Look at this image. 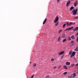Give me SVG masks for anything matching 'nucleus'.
Returning a JSON list of instances; mask_svg holds the SVG:
<instances>
[{
	"label": "nucleus",
	"mask_w": 78,
	"mask_h": 78,
	"mask_svg": "<svg viewBox=\"0 0 78 78\" xmlns=\"http://www.w3.org/2000/svg\"><path fill=\"white\" fill-rule=\"evenodd\" d=\"M58 20H59V17L58 16H57L56 17L55 20L54 21V23H55V26H58L59 24V22H58Z\"/></svg>",
	"instance_id": "nucleus-1"
},
{
	"label": "nucleus",
	"mask_w": 78,
	"mask_h": 78,
	"mask_svg": "<svg viewBox=\"0 0 78 78\" xmlns=\"http://www.w3.org/2000/svg\"><path fill=\"white\" fill-rule=\"evenodd\" d=\"M77 11H78V9H74L73 10L72 12V13H73V15L75 16L76 15V12H77Z\"/></svg>",
	"instance_id": "nucleus-2"
},
{
	"label": "nucleus",
	"mask_w": 78,
	"mask_h": 78,
	"mask_svg": "<svg viewBox=\"0 0 78 78\" xmlns=\"http://www.w3.org/2000/svg\"><path fill=\"white\" fill-rule=\"evenodd\" d=\"M73 29V27H68L66 29L65 31H70V30H72Z\"/></svg>",
	"instance_id": "nucleus-3"
},
{
	"label": "nucleus",
	"mask_w": 78,
	"mask_h": 78,
	"mask_svg": "<svg viewBox=\"0 0 78 78\" xmlns=\"http://www.w3.org/2000/svg\"><path fill=\"white\" fill-rule=\"evenodd\" d=\"M70 1L69 0L68 1L66 4L67 8H68V7H69V5H70Z\"/></svg>",
	"instance_id": "nucleus-4"
},
{
	"label": "nucleus",
	"mask_w": 78,
	"mask_h": 78,
	"mask_svg": "<svg viewBox=\"0 0 78 78\" xmlns=\"http://www.w3.org/2000/svg\"><path fill=\"white\" fill-rule=\"evenodd\" d=\"M75 53H76V52L75 51H73L72 54L70 56V57L72 58L73 57V56H74L75 55Z\"/></svg>",
	"instance_id": "nucleus-5"
},
{
	"label": "nucleus",
	"mask_w": 78,
	"mask_h": 78,
	"mask_svg": "<svg viewBox=\"0 0 78 78\" xmlns=\"http://www.w3.org/2000/svg\"><path fill=\"white\" fill-rule=\"evenodd\" d=\"M63 53H64V51H62L59 52L58 53V55H63Z\"/></svg>",
	"instance_id": "nucleus-6"
},
{
	"label": "nucleus",
	"mask_w": 78,
	"mask_h": 78,
	"mask_svg": "<svg viewBox=\"0 0 78 78\" xmlns=\"http://www.w3.org/2000/svg\"><path fill=\"white\" fill-rule=\"evenodd\" d=\"M47 18H46L45 19V20H44V22L43 23V25H44L46 23V22H47Z\"/></svg>",
	"instance_id": "nucleus-7"
},
{
	"label": "nucleus",
	"mask_w": 78,
	"mask_h": 78,
	"mask_svg": "<svg viewBox=\"0 0 78 78\" xmlns=\"http://www.w3.org/2000/svg\"><path fill=\"white\" fill-rule=\"evenodd\" d=\"M66 37V34H62V38H64Z\"/></svg>",
	"instance_id": "nucleus-8"
},
{
	"label": "nucleus",
	"mask_w": 78,
	"mask_h": 78,
	"mask_svg": "<svg viewBox=\"0 0 78 78\" xmlns=\"http://www.w3.org/2000/svg\"><path fill=\"white\" fill-rule=\"evenodd\" d=\"M66 64L67 66H69V65H70V62H67L66 63Z\"/></svg>",
	"instance_id": "nucleus-9"
},
{
	"label": "nucleus",
	"mask_w": 78,
	"mask_h": 78,
	"mask_svg": "<svg viewBox=\"0 0 78 78\" xmlns=\"http://www.w3.org/2000/svg\"><path fill=\"white\" fill-rule=\"evenodd\" d=\"M61 41V37H58V42H60Z\"/></svg>",
	"instance_id": "nucleus-10"
},
{
	"label": "nucleus",
	"mask_w": 78,
	"mask_h": 78,
	"mask_svg": "<svg viewBox=\"0 0 78 78\" xmlns=\"http://www.w3.org/2000/svg\"><path fill=\"white\" fill-rule=\"evenodd\" d=\"M78 30V27H76V28L73 29V31H77V30Z\"/></svg>",
	"instance_id": "nucleus-11"
},
{
	"label": "nucleus",
	"mask_w": 78,
	"mask_h": 78,
	"mask_svg": "<svg viewBox=\"0 0 78 78\" xmlns=\"http://www.w3.org/2000/svg\"><path fill=\"white\" fill-rule=\"evenodd\" d=\"M76 73H73V78H75V77H76Z\"/></svg>",
	"instance_id": "nucleus-12"
},
{
	"label": "nucleus",
	"mask_w": 78,
	"mask_h": 78,
	"mask_svg": "<svg viewBox=\"0 0 78 78\" xmlns=\"http://www.w3.org/2000/svg\"><path fill=\"white\" fill-rule=\"evenodd\" d=\"M71 38L73 40L74 39H75V36L74 35H72L71 36Z\"/></svg>",
	"instance_id": "nucleus-13"
},
{
	"label": "nucleus",
	"mask_w": 78,
	"mask_h": 78,
	"mask_svg": "<svg viewBox=\"0 0 78 78\" xmlns=\"http://www.w3.org/2000/svg\"><path fill=\"white\" fill-rule=\"evenodd\" d=\"M67 39L68 40V41H71V38L70 37H68Z\"/></svg>",
	"instance_id": "nucleus-14"
},
{
	"label": "nucleus",
	"mask_w": 78,
	"mask_h": 78,
	"mask_svg": "<svg viewBox=\"0 0 78 78\" xmlns=\"http://www.w3.org/2000/svg\"><path fill=\"white\" fill-rule=\"evenodd\" d=\"M63 67L66 70H67L68 69H67V66L66 65L64 66Z\"/></svg>",
	"instance_id": "nucleus-15"
},
{
	"label": "nucleus",
	"mask_w": 78,
	"mask_h": 78,
	"mask_svg": "<svg viewBox=\"0 0 78 78\" xmlns=\"http://www.w3.org/2000/svg\"><path fill=\"white\" fill-rule=\"evenodd\" d=\"M77 1H76L75 2V3H74V6L75 7L76 6V5H77Z\"/></svg>",
	"instance_id": "nucleus-16"
},
{
	"label": "nucleus",
	"mask_w": 78,
	"mask_h": 78,
	"mask_svg": "<svg viewBox=\"0 0 78 78\" xmlns=\"http://www.w3.org/2000/svg\"><path fill=\"white\" fill-rule=\"evenodd\" d=\"M74 7H73V6H72L70 8V11H72V9H74Z\"/></svg>",
	"instance_id": "nucleus-17"
},
{
	"label": "nucleus",
	"mask_w": 78,
	"mask_h": 78,
	"mask_svg": "<svg viewBox=\"0 0 78 78\" xmlns=\"http://www.w3.org/2000/svg\"><path fill=\"white\" fill-rule=\"evenodd\" d=\"M72 51H70L69 53V55H71V54H72Z\"/></svg>",
	"instance_id": "nucleus-18"
},
{
	"label": "nucleus",
	"mask_w": 78,
	"mask_h": 78,
	"mask_svg": "<svg viewBox=\"0 0 78 78\" xmlns=\"http://www.w3.org/2000/svg\"><path fill=\"white\" fill-rule=\"evenodd\" d=\"M66 24H63V28H64L66 27Z\"/></svg>",
	"instance_id": "nucleus-19"
},
{
	"label": "nucleus",
	"mask_w": 78,
	"mask_h": 78,
	"mask_svg": "<svg viewBox=\"0 0 78 78\" xmlns=\"http://www.w3.org/2000/svg\"><path fill=\"white\" fill-rule=\"evenodd\" d=\"M68 77V78H72V75L69 76Z\"/></svg>",
	"instance_id": "nucleus-20"
},
{
	"label": "nucleus",
	"mask_w": 78,
	"mask_h": 78,
	"mask_svg": "<svg viewBox=\"0 0 78 78\" xmlns=\"http://www.w3.org/2000/svg\"><path fill=\"white\" fill-rule=\"evenodd\" d=\"M67 72H65L63 73V75H67Z\"/></svg>",
	"instance_id": "nucleus-21"
},
{
	"label": "nucleus",
	"mask_w": 78,
	"mask_h": 78,
	"mask_svg": "<svg viewBox=\"0 0 78 78\" xmlns=\"http://www.w3.org/2000/svg\"><path fill=\"white\" fill-rule=\"evenodd\" d=\"M74 51H78V48H76L74 50Z\"/></svg>",
	"instance_id": "nucleus-22"
},
{
	"label": "nucleus",
	"mask_w": 78,
	"mask_h": 78,
	"mask_svg": "<svg viewBox=\"0 0 78 78\" xmlns=\"http://www.w3.org/2000/svg\"><path fill=\"white\" fill-rule=\"evenodd\" d=\"M66 39H64L63 40V42H66Z\"/></svg>",
	"instance_id": "nucleus-23"
},
{
	"label": "nucleus",
	"mask_w": 78,
	"mask_h": 78,
	"mask_svg": "<svg viewBox=\"0 0 78 78\" xmlns=\"http://www.w3.org/2000/svg\"><path fill=\"white\" fill-rule=\"evenodd\" d=\"M37 65V64H36V63H34V67H36V66Z\"/></svg>",
	"instance_id": "nucleus-24"
},
{
	"label": "nucleus",
	"mask_w": 78,
	"mask_h": 78,
	"mask_svg": "<svg viewBox=\"0 0 78 78\" xmlns=\"http://www.w3.org/2000/svg\"><path fill=\"white\" fill-rule=\"evenodd\" d=\"M61 0H57V2L59 3V2H60Z\"/></svg>",
	"instance_id": "nucleus-25"
},
{
	"label": "nucleus",
	"mask_w": 78,
	"mask_h": 78,
	"mask_svg": "<svg viewBox=\"0 0 78 78\" xmlns=\"http://www.w3.org/2000/svg\"><path fill=\"white\" fill-rule=\"evenodd\" d=\"M73 23L70 22V23H69V25H72L73 24Z\"/></svg>",
	"instance_id": "nucleus-26"
},
{
	"label": "nucleus",
	"mask_w": 78,
	"mask_h": 78,
	"mask_svg": "<svg viewBox=\"0 0 78 78\" xmlns=\"http://www.w3.org/2000/svg\"><path fill=\"white\" fill-rule=\"evenodd\" d=\"M66 25H67V26H70V24H69V23H66Z\"/></svg>",
	"instance_id": "nucleus-27"
},
{
	"label": "nucleus",
	"mask_w": 78,
	"mask_h": 78,
	"mask_svg": "<svg viewBox=\"0 0 78 78\" xmlns=\"http://www.w3.org/2000/svg\"><path fill=\"white\" fill-rule=\"evenodd\" d=\"M61 31H62V30H59L58 32V33H60L61 32Z\"/></svg>",
	"instance_id": "nucleus-28"
},
{
	"label": "nucleus",
	"mask_w": 78,
	"mask_h": 78,
	"mask_svg": "<svg viewBox=\"0 0 78 78\" xmlns=\"http://www.w3.org/2000/svg\"><path fill=\"white\" fill-rule=\"evenodd\" d=\"M51 61H54V58H52L51 59Z\"/></svg>",
	"instance_id": "nucleus-29"
},
{
	"label": "nucleus",
	"mask_w": 78,
	"mask_h": 78,
	"mask_svg": "<svg viewBox=\"0 0 78 78\" xmlns=\"http://www.w3.org/2000/svg\"><path fill=\"white\" fill-rule=\"evenodd\" d=\"M34 75H33L32 76L30 77V78H33V77H34Z\"/></svg>",
	"instance_id": "nucleus-30"
},
{
	"label": "nucleus",
	"mask_w": 78,
	"mask_h": 78,
	"mask_svg": "<svg viewBox=\"0 0 78 78\" xmlns=\"http://www.w3.org/2000/svg\"><path fill=\"white\" fill-rule=\"evenodd\" d=\"M56 69V66H54V69Z\"/></svg>",
	"instance_id": "nucleus-31"
},
{
	"label": "nucleus",
	"mask_w": 78,
	"mask_h": 78,
	"mask_svg": "<svg viewBox=\"0 0 78 78\" xmlns=\"http://www.w3.org/2000/svg\"><path fill=\"white\" fill-rule=\"evenodd\" d=\"M76 41H77V42H78V36L77 37V38L76 40Z\"/></svg>",
	"instance_id": "nucleus-32"
},
{
	"label": "nucleus",
	"mask_w": 78,
	"mask_h": 78,
	"mask_svg": "<svg viewBox=\"0 0 78 78\" xmlns=\"http://www.w3.org/2000/svg\"><path fill=\"white\" fill-rule=\"evenodd\" d=\"M48 77H49V76L48 75L46 76V78H48Z\"/></svg>",
	"instance_id": "nucleus-33"
},
{
	"label": "nucleus",
	"mask_w": 78,
	"mask_h": 78,
	"mask_svg": "<svg viewBox=\"0 0 78 78\" xmlns=\"http://www.w3.org/2000/svg\"><path fill=\"white\" fill-rule=\"evenodd\" d=\"M76 19H78V16L76 17Z\"/></svg>",
	"instance_id": "nucleus-34"
},
{
	"label": "nucleus",
	"mask_w": 78,
	"mask_h": 78,
	"mask_svg": "<svg viewBox=\"0 0 78 78\" xmlns=\"http://www.w3.org/2000/svg\"><path fill=\"white\" fill-rule=\"evenodd\" d=\"M73 42H74V41H71V43H73Z\"/></svg>",
	"instance_id": "nucleus-35"
},
{
	"label": "nucleus",
	"mask_w": 78,
	"mask_h": 78,
	"mask_svg": "<svg viewBox=\"0 0 78 78\" xmlns=\"http://www.w3.org/2000/svg\"><path fill=\"white\" fill-rule=\"evenodd\" d=\"M76 66H78V63L76 64Z\"/></svg>",
	"instance_id": "nucleus-36"
},
{
	"label": "nucleus",
	"mask_w": 78,
	"mask_h": 78,
	"mask_svg": "<svg viewBox=\"0 0 78 78\" xmlns=\"http://www.w3.org/2000/svg\"><path fill=\"white\" fill-rule=\"evenodd\" d=\"M73 19H76V17H75L74 18H73Z\"/></svg>",
	"instance_id": "nucleus-37"
},
{
	"label": "nucleus",
	"mask_w": 78,
	"mask_h": 78,
	"mask_svg": "<svg viewBox=\"0 0 78 78\" xmlns=\"http://www.w3.org/2000/svg\"><path fill=\"white\" fill-rule=\"evenodd\" d=\"M76 35H78V33L76 34Z\"/></svg>",
	"instance_id": "nucleus-38"
},
{
	"label": "nucleus",
	"mask_w": 78,
	"mask_h": 78,
	"mask_svg": "<svg viewBox=\"0 0 78 78\" xmlns=\"http://www.w3.org/2000/svg\"><path fill=\"white\" fill-rule=\"evenodd\" d=\"M72 66H74V65H72Z\"/></svg>",
	"instance_id": "nucleus-39"
},
{
	"label": "nucleus",
	"mask_w": 78,
	"mask_h": 78,
	"mask_svg": "<svg viewBox=\"0 0 78 78\" xmlns=\"http://www.w3.org/2000/svg\"><path fill=\"white\" fill-rule=\"evenodd\" d=\"M75 23H74L73 24V25H75Z\"/></svg>",
	"instance_id": "nucleus-40"
},
{
	"label": "nucleus",
	"mask_w": 78,
	"mask_h": 78,
	"mask_svg": "<svg viewBox=\"0 0 78 78\" xmlns=\"http://www.w3.org/2000/svg\"><path fill=\"white\" fill-rule=\"evenodd\" d=\"M61 67V66H59V67H58V68H59V67Z\"/></svg>",
	"instance_id": "nucleus-41"
},
{
	"label": "nucleus",
	"mask_w": 78,
	"mask_h": 78,
	"mask_svg": "<svg viewBox=\"0 0 78 78\" xmlns=\"http://www.w3.org/2000/svg\"><path fill=\"white\" fill-rule=\"evenodd\" d=\"M33 52H35V51H34Z\"/></svg>",
	"instance_id": "nucleus-42"
},
{
	"label": "nucleus",
	"mask_w": 78,
	"mask_h": 78,
	"mask_svg": "<svg viewBox=\"0 0 78 78\" xmlns=\"http://www.w3.org/2000/svg\"><path fill=\"white\" fill-rule=\"evenodd\" d=\"M30 63L31 64V62H30Z\"/></svg>",
	"instance_id": "nucleus-43"
},
{
	"label": "nucleus",
	"mask_w": 78,
	"mask_h": 78,
	"mask_svg": "<svg viewBox=\"0 0 78 78\" xmlns=\"http://www.w3.org/2000/svg\"><path fill=\"white\" fill-rule=\"evenodd\" d=\"M72 0V1H73V0Z\"/></svg>",
	"instance_id": "nucleus-44"
},
{
	"label": "nucleus",
	"mask_w": 78,
	"mask_h": 78,
	"mask_svg": "<svg viewBox=\"0 0 78 78\" xmlns=\"http://www.w3.org/2000/svg\"><path fill=\"white\" fill-rule=\"evenodd\" d=\"M65 48H66V47H65Z\"/></svg>",
	"instance_id": "nucleus-45"
}]
</instances>
